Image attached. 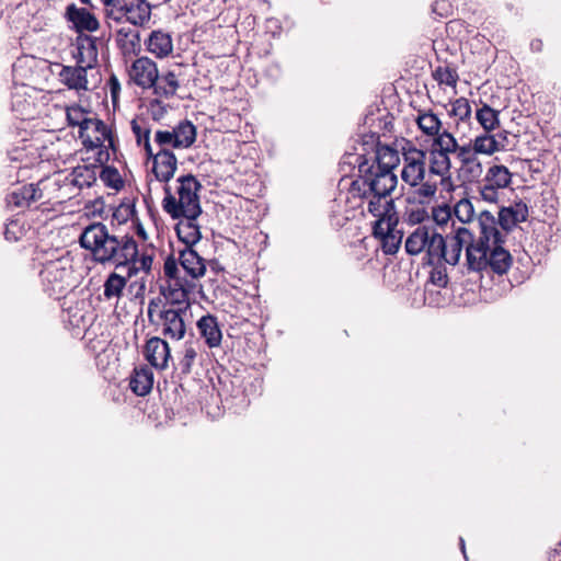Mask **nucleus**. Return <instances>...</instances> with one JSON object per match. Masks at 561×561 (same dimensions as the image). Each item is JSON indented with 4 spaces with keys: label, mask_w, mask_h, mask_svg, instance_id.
<instances>
[{
    "label": "nucleus",
    "mask_w": 561,
    "mask_h": 561,
    "mask_svg": "<svg viewBox=\"0 0 561 561\" xmlns=\"http://www.w3.org/2000/svg\"><path fill=\"white\" fill-rule=\"evenodd\" d=\"M36 192L33 183L16 187L7 195V204L14 208H30L33 204L39 202Z\"/></svg>",
    "instance_id": "nucleus-30"
},
{
    "label": "nucleus",
    "mask_w": 561,
    "mask_h": 561,
    "mask_svg": "<svg viewBox=\"0 0 561 561\" xmlns=\"http://www.w3.org/2000/svg\"><path fill=\"white\" fill-rule=\"evenodd\" d=\"M113 236L104 224L93 222L82 230L79 243L90 252L93 262L105 265Z\"/></svg>",
    "instance_id": "nucleus-9"
},
{
    "label": "nucleus",
    "mask_w": 561,
    "mask_h": 561,
    "mask_svg": "<svg viewBox=\"0 0 561 561\" xmlns=\"http://www.w3.org/2000/svg\"><path fill=\"white\" fill-rule=\"evenodd\" d=\"M151 18V4L147 0H122L110 10L106 19L116 23L128 22L134 26H145Z\"/></svg>",
    "instance_id": "nucleus-11"
},
{
    "label": "nucleus",
    "mask_w": 561,
    "mask_h": 561,
    "mask_svg": "<svg viewBox=\"0 0 561 561\" xmlns=\"http://www.w3.org/2000/svg\"><path fill=\"white\" fill-rule=\"evenodd\" d=\"M130 127L137 145L144 147L147 157H151L152 147L150 144V128L147 123L144 119H141V122L133 119L130 122Z\"/></svg>",
    "instance_id": "nucleus-42"
},
{
    "label": "nucleus",
    "mask_w": 561,
    "mask_h": 561,
    "mask_svg": "<svg viewBox=\"0 0 561 561\" xmlns=\"http://www.w3.org/2000/svg\"><path fill=\"white\" fill-rule=\"evenodd\" d=\"M130 278L131 277H128V274L126 276H122L116 272L110 273L103 285V295L105 299L111 300L115 298L118 300L122 298L127 282Z\"/></svg>",
    "instance_id": "nucleus-34"
},
{
    "label": "nucleus",
    "mask_w": 561,
    "mask_h": 561,
    "mask_svg": "<svg viewBox=\"0 0 561 561\" xmlns=\"http://www.w3.org/2000/svg\"><path fill=\"white\" fill-rule=\"evenodd\" d=\"M194 286L195 285L192 280H188L180 275L174 277V279H167V285L164 287L187 289V291H192Z\"/></svg>",
    "instance_id": "nucleus-58"
},
{
    "label": "nucleus",
    "mask_w": 561,
    "mask_h": 561,
    "mask_svg": "<svg viewBox=\"0 0 561 561\" xmlns=\"http://www.w3.org/2000/svg\"><path fill=\"white\" fill-rule=\"evenodd\" d=\"M66 182L64 171L55 172L53 175L39 180L34 184L37 199L42 204H62L71 199L75 194H71Z\"/></svg>",
    "instance_id": "nucleus-13"
},
{
    "label": "nucleus",
    "mask_w": 561,
    "mask_h": 561,
    "mask_svg": "<svg viewBox=\"0 0 561 561\" xmlns=\"http://www.w3.org/2000/svg\"><path fill=\"white\" fill-rule=\"evenodd\" d=\"M98 178L107 186L115 191H119L124 186V181L114 167L101 164Z\"/></svg>",
    "instance_id": "nucleus-45"
},
{
    "label": "nucleus",
    "mask_w": 561,
    "mask_h": 561,
    "mask_svg": "<svg viewBox=\"0 0 561 561\" xmlns=\"http://www.w3.org/2000/svg\"><path fill=\"white\" fill-rule=\"evenodd\" d=\"M107 87L110 89L112 102L113 104H116L121 93V82L114 73L108 78Z\"/></svg>",
    "instance_id": "nucleus-59"
},
{
    "label": "nucleus",
    "mask_w": 561,
    "mask_h": 561,
    "mask_svg": "<svg viewBox=\"0 0 561 561\" xmlns=\"http://www.w3.org/2000/svg\"><path fill=\"white\" fill-rule=\"evenodd\" d=\"M201 336L205 340V344L209 348L220 346L222 333L215 316L207 313L203 316L196 323Z\"/></svg>",
    "instance_id": "nucleus-24"
},
{
    "label": "nucleus",
    "mask_w": 561,
    "mask_h": 561,
    "mask_svg": "<svg viewBox=\"0 0 561 561\" xmlns=\"http://www.w3.org/2000/svg\"><path fill=\"white\" fill-rule=\"evenodd\" d=\"M512 172L503 164L489 167L485 175L478 184V192L482 201L497 204L504 190L512 184Z\"/></svg>",
    "instance_id": "nucleus-10"
},
{
    "label": "nucleus",
    "mask_w": 561,
    "mask_h": 561,
    "mask_svg": "<svg viewBox=\"0 0 561 561\" xmlns=\"http://www.w3.org/2000/svg\"><path fill=\"white\" fill-rule=\"evenodd\" d=\"M136 215L134 201H123L115 209L113 217L119 222L127 221Z\"/></svg>",
    "instance_id": "nucleus-53"
},
{
    "label": "nucleus",
    "mask_w": 561,
    "mask_h": 561,
    "mask_svg": "<svg viewBox=\"0 0 561 561\" xmlns=\"http://www.w3.org/2000/svg\"><path fill=\"white\" fill-rule=\"evenodd\" d=\"M203 186L193 174L181 175L176 179L175 192L169 184L164 185L162 209L172 219H197L202 214L199 192Z\"/></svg>",
    "instance_id": "nucleus-3"
},
{
    "label": "nucleus",
    "mask_w": 561,
    "mask_h": 561,
    "mask_svg": "<svg viewBox=\"0 0 561 561\" xmlns=\"http://www.w3.org/2000/svg\"><path fill=\"white\" fill-rule=\"evenodd\" d=\"M104 5L105 18L110 15V10L115 9L122 0H100Z\"/></svg>",
    "instance_id": "nucleus-61"
},
{
    "label": "nucleus",
    "mask_w": 561,
    "mask_h": 561,
    "mask_svg": "<svg viewBox=\"0 0 561 561\" xmlns=\"http://www.w3.org/2000/svg\"><path fill=\"white\" fill-rule=\"evenodd\" d=\"M358 176L353 180L347 188L345 203L352 209H360L364 214V205L370 215L397 210L391 193L398 185L394 172L379 171L369 167V160L359 156Z\"/></svg>",
    "instance_id": "nucleus-2"
},
{
    "label": "nucleus",
    "mask_w": 561,
    "mask_h": 561,
    "mask_svg": "<svg viewBox=\"0 0 561 561\" xmlns=\"http://www.w3.org/2000/svg\"><path fill=\"white\" fill-rule=\"evenodd\" d=\"M128 82L142 90H149L157 84L159 70L156 61L147 56L133 58L130 65L126 67Z\"/></svg>",
    "instance_id": "nucleus-14"
},
{
    "label": "nucleus",
    "mask_w": 561,
    "mask_h": 561,
    "mask_svg": "<svg viewBox=\"0 0 561 561\" xmlns=\"http://www.w3.org/2000/svg\"><path fill=\"white\" fill-rule=\"evenodd\" d=\"M147 158L152 160L151 171L156 180L167 185L178 169L176 156L170 149L163 148L157 152L152 151L151 157Z\"/></svg>",
    "instance_id": "nucleus-17"
},
{
    "label": "nucleus",
    "mask_w": 561,
    "mask_h": 561,
    "mask_svg": "<svg viewBox=\"0 0 561 561\" xmlns=\"http://www.w3.org/2000/svg\"><path fill=\"white\" fill-rule=\"evenodd\" d=\"M208 266L210 271L214 272L215 274H219L225 271V267L217 260H210L208 262Z\"/></svg>",
    "instance_id": "nucleus-63"
},
{
    "label": "nucleus",
    "mask_w": 561,
    "mask_h": 561,
    "mask_svg": "<svg viewBox=\"0 0 561 561\" xmlns=\"http://www.w3.org/2000/svg\"><path fill=\"white\" fill-rule=\"evenodd\" d=\"M144 354L150 365L158 369H164L171 356L169 344L158 336L146 342Z\"/></svg>",
    "instance_id": "nucleus-22"
},
{
    "label": "nucleus",
    "mask_w": 561,
    "mask_h": 561,
    "mask_svg": "<svg viewBox=\"0 0 561 561\" xmlns=\"http://www.w3.org/2000/svg\"><path fill=\"white\" fill-rule=\"evenodd\" d=\"M88 68L76 64V66H62L58 78L59 81L70 90L87 91L88 90Z\"/></svg>",
    "instance_id": "nucleus-23"
},
{
    "label": "nucleus",
    "mask_w": 561,
    "mask_h": 561,
    "mask_svg": "<svg viewBox=\"0 0 561 561\" xmlns=\"http://www.w3.org/2000/svg\"><path fill=\"white\" fill-rule=\"evenodd\" d=\"M510 133L506 129L478 135L473 140L478 154L492 156L495 152L505 151L510 146Z\"/></svg>",
    "instance_id": "nucleus-18"
},
{
    "label": "nucleus",
    "mask_w": 561,
    "mask_h": 561,
    "mask_svg": "<svg viewBox=\"0 0 561 561\" xmlns=\"http://www.w3.org/2000/svg\"><path fill=\"white\" fill-rule=\"evenodd\" d=\"M402 180L413 187L421 184L425 179L427 152L416 148L411 141H407L405 146L402 147Z\"/></svg>",
    "instance_id": "nucleus-12"
},
{
    "label": "nucleus",
    "mask_w": 561,
    "mask_h": 561,
    "mask_svg": "<svg viewBox=\"0 0 561 561\" xmlns=\"http://www.w3.org/2000/svg\"><path fill=\"white\" fill-rule=\"evenodd\" d=\"M453 7L448 0H436L432 4V12L438 18H447L451 14Z\"/></svg>",
    "instance_id": "nucleus-56"
},
{
    "label": "nucleus",
    "mask_w": 561,
    "mask_h": 561,
    "mask_svg": "<svg viewBox=\"0 0 561 561\" xmlns=\"http://www.w3.org/2000/svg\"><path fill=\"white\" fill-rule=\"evenodd\" d=\"M399 163L400 157L398 150L378 142L376 145L374 159L371 162L369 161V167L383 172H393Z\"/></svg>",
    "instance_id": "nucleus-26"
},
{
    "label": "nucleus",
    "mask_w": 561,
    "mask_h": 561,
    "mask_svg": "<svg viewBox=\"0 0 561 561\" xmlns=\"http://www.w3.org/2000/svg\"><path fill=\"white\" fill-rule=\"evenodd\" d=\"M95 113L92 111L85 110L78 104H73L66 107V119L68 126L78 127L81 130V126H85L88 121L91 119Z\"/></svg>",
    "instance_id": "nucleus-44"
},
{
    "label": "nucleus",
    "mask_w": 561,
    "mask_h": 561,
    "mask_svg": "<svg viewBox=\"0 0 561 561\" xmlns=\"http://www.w3.org/2000/svg\"><path fill=\"white\" fill-rule=\"evenodd\" d=\"M476 119L478 124L481 126L483 131L493 133L499 131L501 129V119H500V110H495L490 106L486 102L479 100L476 103Z\"/></svg>",
    "instance_id": "nucleus-27"
},
{
    "label": "nucleus",
    "mask_w": 561,
    "mask_h": 561,
    "mask_svg": "<svg viewBox=\"0 0 561 561\" xmlns=\"http://www.w3.org/2000/svg\"><path fill=\"white\" fill-rule=\"evenodd\" d=\"M352 249L353 255L356 260H363L366 256L365 249L362 245L354 244L352 245Z\"/></svg>",
    "instance_id": "nucleus-64"
},
{
    "label": "nucleus",
    "mask_w": 561,
    "mask_h": 561,
    "mask_svg": "<svg viewBox=\"0 0 561 561\" xmlns=\"http://www.w3.org/2000/svg\"><path fill=\"white\" fill-rule=\"evenodd\" d=\"M454 211H455V215L456 217L461 221V222H469L473 219V216H474V208H473V205L472 203L467 199V198H462L460 199L454 207Z\"/></svg>",
    "instance_id": "nucleus-51"
},
{
    "label": "nucleus",
    "mask_w": 561,
    "mask_h": 561,
    "mask_svg": "<svg viewBox=\"0 0 561 561\" xmlns=\"http://www.w3.org/2000/svg\"><path fill=\"white\" fill-rule=\"evenodd\" d=\"M65 18L73 24L79 34L83 32H95L100 28V22L96 16L85 8H78L75 3L66 8Z\"/></svg>",
    "instance_id": "nucleus-21"
},
{
    "label": "nucleus",
    "mask_w": 561,
    "mask_h": 561,
    "mask_svg": "<svg viewBox=\"0 0 561 561\" xmlns=\"http://www.w3.org/2000/svg\"><path fill=\"white\" fill-rule=\"evenodd\" d=\"M147 314L149 322L160 330L164 337L179 341L185 336L186 308L168 307L162 305V299L158 297L149 301Z\"/></svg>",
    "instance_id": "nucleus-6"
},
{
    "label": "nucleus",
    "mask_w": 561,
    "mask_h": 561,
    "mask_svg": "<svg viewBox=\"0 0 561 561\" xmlns=\"http://www.w3.org/2000/svg\"><path fill=\"white\" fill-rule=\"evenodd\" d=\"M433 220L438 225H446L450 218V208L448 206H439L432 209Z\"/></svg>",
    "instance_id": "nucleus-57"
},
{
    "label": "nucleus",
    "mask_w": 561,
    "mask_h": 561,
    "mask_svg": "<svg viewBox=\"0 0 561 561\" xmlns=\"http://www.w3.org/2000/svg\"><path fill=\"white\" fill-rule=\"evenodd\" d=\"M39 277L44 291L55 299L66 297L77 287L73 266L70 260L65 257L45 263Z\"/></svg>",
    "instance_id": "nucleus-7"
},
{
    "label": "nucleus",
    "mask_w": 561,
    "mask_h": 561,
    "mask_svg": "<svg viewBox=\"0 0 561 561\" xmlns=\"http://www.w3.org/2000/svg\"><path fill=\"white\" fill-rule=\"evenodd\" d=\"M147 50L158 58L168 57L173 51V41L169 33L152 31L146 42Z\"/></svg>",
    "instance_id": "nucleus-31"
},
{
    "label": "nucleus",
    "mask_w": 561,
    "mask_h": 561,
    "mask_svg": "<svg viewBox=\"0 0 561 561\" xmlns=\"http://www.w3.org/2000/svg\"><path fill=\"white\" fill-rule=\"evenodd\" d=\"M457 153L458 159L461 161L462 168L467 169L471 173L481 172V163L477 158V151L474 150L473 142L469 146H459L455 151Z\"/></svg>",
    "instance_id": "nucleus-39"
},
{
    "label": "nucleus",
    "mask_w": 561,
    "mask_h": 561,
    "mask_svg": "<svg viewBox=\"0 0 561 561\" xmlns=\"http://www.w3.org/2000/svg\"><path fill=\"white\" fill-rule=\"evenodd\" d=\"M78 136L87 150L98 149L96 162L107 163L111 159V151L116 154L118 150V140L112 126L104 123L96 114L91 116L85 126H81Z\"/></svg>",
    "instance_id": "nucleus-5"
},
{
    "label": "nucleus",
    "mask_w": 561,
    "mask_h": 561,
    "mask_svg": "<svg viewBox=\"0 0 561 561\" xmlns=\"http://www.w3.org/2000/svg\"><path fill=\"white\" fill-rule=\"evenodd\" d=\"M345 207H346L345 210L341 211V209H340L341 206H340V204H337L336 199L332 201V215H331L332 227L342 228L346 225L347 221L351 220L350 213L354 211L355 209L350 208V206H347L346 204H345Z\"/></svg>",
    "instance_id": "nucleus-47"
},
{
    "label": "nucleus",
    "mask_w": 561,
    "mask_h": 561,
    "mask_svg": "<svg viewBox=\"0 0 561 561\" xmlns=\"http://www.w3.org/2000/svg\"><path fill=\"white\" fill-rule=\"evenodd\" d=\"M153 387V373L150 367H135L129 379L130 390L139 397L147 396Z\"/></svg>",
    "instance_id": "nucleus-28"
},
{
    "label": "nucleus",
    "mask_w": 561,
    "mask_h": 561,
    "mask_svg": "<svg viewBox=\"0 0 561 561\" xmlns=\"http://www.w3.org/2000/svg\"><path fill=\"white\" fill-rule=\"evenodd\" d=\"M376 218L371 226V234L380 241L381 250L385 254H396L402 243L403 233L397 227L399 225V214L397 210L371 215Z\"/></svg>",
    "instance_id": "nucleus-8"
},
{
    "label": "nucleus",
    "mask_w": 561,
    "mask_h": 561,
    "mask_svg": "<svg viewBox=\"0 0 561 561\" xmlns=\"http://www.w3.org/2000/svg\"><path fill=\"white\" fill-rule=\"evenodd\" d=\"M198 355L197 343L187 341L184 343L176 369L181 376H188Z\"/></svg>",
    "instance_id": "nucleus-36"
},
{
    "label": "nucleus",
    "mask_w": 561,
    "mask_h": 561,
    "mask_svg": "<svg viewBox=\"0 0 561 561\" xmlns=\"http://www.w3.org/2000/svg\"><path fill=\"white\" fill-rule=\"evenodd\" d=\"M428 218V211L421 205L412 206L405 211V221L410 225L424 226L423 222Z\"/></svg>",
    "instance_id": "nucleus-50"
},
{
    "label": "nucleus",
    "mask_w": 561,
    "mask_h": 561,
    "mask_svg": "<svg viewBox=\"0 0 561 561\" xmlns=\"http://www.w3.org/2000/svg\"><path fill=\"white\" fill-rule=\"evenodd\" d=\"M180 73H176L175 70H168L162 75H159V79L157 80V84L151 87L153 90V94L171 99L176 94L178 89L180 88Z\"/></svg>",
    "instance_id": "nucleus-33"
},
{
    "label": "nucleus",
    "mask_w": 561,
    "mask_h": 561,
    "mask_svg": "<svg viewBox=\"0 0 561 561\" xmlns=\"http://www.w3.org/2000/svg\"><path fill=\"white\" fill-rule=\"evenodd\" d=\"M179 263L193 279L204 276L206 272L205 260L193 248L180 250Z\"/></svg>",
    "instance_id": "nucleus-25"
},
{
    "label": "nucleus",
    "mask_w": 561,
    "mask_h": 561,
    "mask_svg": "<svg viewBox=\"0 0 561 561\" xmlns=\"http://www.w3.org/2000/svg\"><path fill=\"white\" fill-rule=\"evenodd\" d=\"M101 164L102 163L96 161L95 163L78 164L71 170V172H64V176L67 179L66 185H68L71 194H73L75 188L81 191L95 185Z\"/></svg>",
    "instance_id": "nucleus-16"
},
{
    "label": "nucleus",
    "mask_w": 561,
    "mask_h": 561,
    "mask_svg": "<svg viewBox=\"0 0 561 561\" xmlns=\"http://www.w3.org/2000/svg\"><path fill=\"white\" fill-rule=\"evenodd\" d=\"M435 55H436V65L435 66H442V68H456V70H459V66L457 62V54H454L449 51V49L446 48H435Z\"/></svg>",
    "instance_id": "nucleus-49"
},
{
    "label": "nucleus",
    "mask_w": 561,
    "mask_h": 561,
    "mask_svg": "<svg viewBox=\"0 0 561 561\" xmlns=\"http://www.w3.org/2000/svg\"><path fill=\"white\" fill-rule=\"evenodd\" d=\"M433 141L430 149L444 151L445 153H455L458 148V141L447 129H440L438 135L432 136Z\"/></svg>",
    "instance_id": "nucleus-43"
},
{
    "label": "nucleus",
    "mask_w": 561,
    "mask_h": 561,
    "mask_svg": "<svg viewBox=\"0 0 561 561\" xmlns=\"http://www.w3.org/2000/svg\"><path fill=\"white\" fill-rule=\"evenodd\" d=\"M98 38L88 34H79L76 38V53H73L77 64L92 69L98 65Z\"/></svg>",
    "instance_id": "nucleus-20"
},
{
    "label": "nucleus",
    "mask_w": 561,
    "mask_h": 561,
    "mask_svg": "<svg viewBox=\"0 0 561 561\" xmlns=\"http://www.w3.org/2000/svg\"><path fill=\"white\" fill-rule=\"evenodd\" d=\"M68 314H69V322L71 325L73 327H77L79 328L81 323L84 322V314L80 313L78 314L77 312L73 313V316H71V308L67 310Z\"/></svg>",
    "instance_id": "nucleus-60"
},
{
    "label": "nucleus",
    "mask_w": 561,
    "mask_h": 561,
    "mask_svg": "<svg viewBox=\"0 0 561 561\" xmlns=\"http://www.w3.org/2000/svg\"><path fill=\"white\" fill-rule=\"evenodd\" d=\"M105 264H112L116 268L127 267L128 277H135L140 272L149 275L152 270L153 256L147 252L139 254L138 243L131 234L114 233Z\"/></svg>",
    "instance_id": "nucleus-4"
},
{
    "label": "nucleus",
    "mask_w": 561,
    "mask_h": 561,
    "mask_svg": "<svg viewBox=\"0 0 561 561\" xmlns=\"http://www.w3.org/2000/svg\"><path fill=\"white\" fill-rule=\"evenodd\" d=\"M24 233V230L22 226L19 224L18 220L10 221L4 229V238L5 240L10 242H16L19 241Z\"/></svg>",
    "instance_id": "nucleus-54"
},
{
    "label": "nucleus",
    "mask_w": 561,
    "mask_h": 561,
    "mask_svg": "<svg viewBox=\"0 0 561 561\" xmlns=\"http://www.w3.org/2000/svg\"><path fill=\"white\" fill-rule=\"evenodd\" d=\"M154 142L160 147V149L163 148H179L176 142V134H174V130H157L154 134Z\"/></svg>",
    "instance_id": "nucleus-52"
},
{
    "label": "nucleus",
    "mask_w": 561,
    "mask_h": 561,
    "mask_svg": "<svg viewBox=\"0 0 561 561\" xmlns=\"http://www.w3.org/2000/svg\"><path fill=\"white\" fill-rule=\"evenodd\" d=\"M495 221V229L501 233L505 241L506 234L511 232L518 224L527 220L529 216L528 206L522 199L511 206H502L499 210V217L495 218L488 211Z\"/></svg>",
    "instance_id": "nucleus-15"
},
{
    "label": "nucleus",
    "mask_w": 561,
    "mask_h": 561,
    "mask_svg": "<svg viewBox=\"0 0 561 561\" xmlns=\"http://www.w3.org/2000/svg\"><path fill=\"white\" fill-rule=\"evenodd\" d=\"M115 43L126 65L141 51L140 33L137 30L130 27L118 28Z\"/></svg>",
    "instance_id": "nucleus-19"
},
{
    "label": "nucleus",
    "mask_w": 561,
    "mask_h": 561,
    "mask_svg": "<svg viewBox=\"0 0 561 561\" xmlns=\"http://www.w3.org/2000/svg\"><path fill=\"white\" fill-rule=\"evenodd\" d=\"M432 78L439 87L456 89L459 81V70H456V68L434 66L432 67Z\"/></svg>",
    "instance_id": "nucleus-40"
},
{
    "label": "nucleus",
    "mask_w": 561,
    "mask_h": 561,
    "mask_svg": "<svg viewBox=\"0 0 561 561\" xmlns=\"http://www.w3.org/2000/svg\"><path fill=\"white\" fill-rule=\"evenodd\" d=\"M416 125L420 130L428 137L438 135V131L443 128L442 121L431 110L426 112H419Z\"/></svg>",
    "instance_id": "nucleus-37"
},
{
    "label": "nucleus",
    "mask_w": 561,
    "mask_h": 561,
    "mask_svg": "<svg viewBox=\"0 0 561 561\" xmlns=\"http://www.w3.org/2000/svg\"><path fill=\"white\" fill-rule=\"evenodd\" d=\"M160 293L164 298V300H162V305H168V307L171 308H186V311L188 312V296L191 291H187V289L161 286Z\"/></svg>",
    "instance_id": "nucleus-35"
},
{
    "label": "nucleus",
    "mask_w": 561,
    "mask_h": 561,
    "mask_svg": "<svg viewBox=\"0 0 561 561\" xmlns=\"http://www.w3.org/2000/svg\"><path fill=\"white\" fill-rule=\"evenodd\" d=\"M530 50L533 53H541L543 50V42L541 38H534L530 42Z\"/></svg>",
    "instance_id": "nucleus-62"
},
{
    "label": "nucleus",
    "mask_w": 561,
    "mask_h": 561,
    "mask_svg": "<svg viewBox=\"0 0 561 561\" xmlns=\"http://www.w3.org/2000/svg\"><path fill=\"white\" fill-rule=\"evenodd\" d=\"M478 226L477 239L465 227L447 237H443L435 226L416 227L405 239V252L412 256L425 253L424 262L432 266L430 282L440 288H445L449 282L445 265H457L463 248L468 272L481 274L490 270L500 276L506 274L513 257L504 248L503 237L495 229V221L488 210L480 213Z\"/></svg>",
    "instance_id": "nucleus-1"
},
{
    "label": "nucleus",
    "mask_w": 561,
    "mask_h": 561,
    "mask_svg": "<svg viewBox=\"0 0 561 561\" xmlns=\"http://www.w3.org/2000/svg\"><path fill=\"white\" fill-rule=\"evenodd\" d=\"M179 264V257L175 259L174 255H169L165 259L163 273L167 279H174V277L180 276Z\"/></svg>",
    "instance_id": "nucleus-55"
},
{
    "label": "nucleus",
    "mask_w": 561,
    "mask_h": 561,
    "mask_svg": "<svg viewBox=\"0 0 561 561\" xmlns=\"http://www.w3.org/2000/svg\"><path fill=\"white\" fill-rule=\"evenodd\" d=\"M432 178L433 175L428 174L427 180H423L421 184L417 185L419 187L415 191V194L419 198H421L422 202L432 199L437 193V182Z\"/></svg>",
    "instance_id": "nucleus-48"
},
{
    "label": "nucleus",
    "mask_w": 561,
    "mask_h": 561,
    "mask_svg": "<svg viewBox=\"0 0 561 561\" xmlns=\"http://www.w3.org/2000/svg\"><path fill=\"white\" fill-rule=\"evenodd\" d=\"M450 116L456 117L459 122H468L471 118L472 110L468 99L460 96L450 102Z\"/></svg>",
    "instance_id": "nucleus-46"
},
{
    "label": "nucleus",
    "mask_w": 561,
    "mask_h": 561,
    "mask_svg": "<svg viewBox=\"0 0 561 561\" xmlns=\"http://www.w3.org/2000/svg\"><path fill=\"white\" fill-rule=\"evenodd\" d=\"M427 152L428 161V170L431 175H436L440 178V184H443L447 179L450 178V154L445 153L444 151H437L434 149H430Z\"/></svg>",
    "instance_id": "nucleus-29"
},
{
    "label": "nucleus",
    "mask_w": 561,
    "mask_h": 561,
    "mask_svg": "<svg viewBox=\"0 0 561 561\" xmlns=\"http://www.w3.org/2000/svg\"><path fill=\"white\" fill-rule=\"evenodd\" d=\"M173 130L179 148H190L196 140V127L188 119L181 121Z\"/></svg>",
    "instance_id": "nucleus-38"
},
{
    "label": "nucleus",
    "mask_w": 561,
    "mask_h": 561,
    "mask_svg": "<svg viewBox=\"0 0 561 561\" xmlns=\"http://www.w3.org/2000/svg\"><path fill=\"white\" fill-rule=\"evenodd\" d=\"M473 32L474 27L462 19H454L446 24L447 35L459 43L467 39Z\"/></svg>",
    "instance_id": "nucleus-41"
},
{
    "label": "nucleus",
    "mask_w": 561,
    "mask_h": 561,
    "mask_svg": "<svg viewBox=\"0 0 561 561\" xmlns=\"http://www.w3.org/2000/svg\"><path fill=\"white\" fill-rule=\"evenodd\" d=\"M196 220L179 218V222L175 225L176 236L185 244V248H193L202 238Z\"/></svg>",
    "instance_id": "nucleus-32"
}]
</instances>
